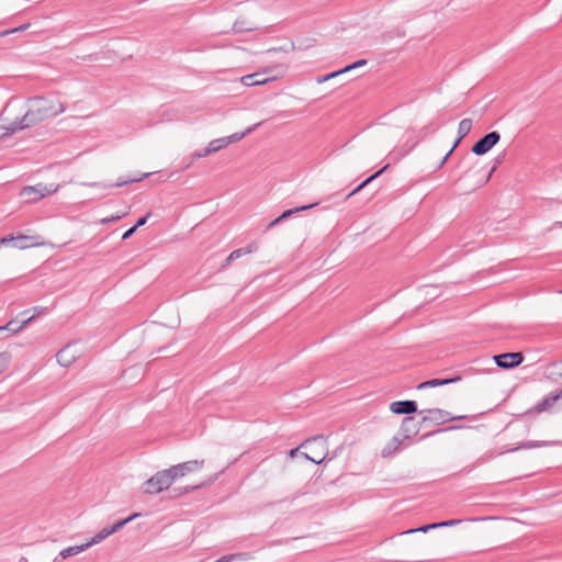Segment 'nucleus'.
I'll use <instances>...</instances> for the list:
<instances>
[{
    "mask_svg": "<svg viewBox=\"0 0 562 562\" xmlns=\"http://www.w3.org/2000/svg\"><path fill=\"white\" fill-rule=\"evenodd\" d=\"M66 110V106L56 99L33 97L27 100V111L21 119H16L3 126V135H12L34 126L47 119L54 117Z\"/></svg>",
    "mask_w": 562,
    "mask_h": 562,
    "instance_id": "f257e3e1",
    "label": "nucleus"
},
{
    "mask_svg": "<svg viewBox=\"0 0 562 562\" xmlns=\"http://www.w3.org/2000/svg\"><path fill=\"white\" fill-rule=\"evenodd\" d=\"M176 481L170 469L158 471L155 475L143 483L145 494L155 495L168 490Z\"/></svg>",
    "mask_w": 562,
    "mask_h": 562,
    "instance_id": "f03ea898",
    "label": "nucleus"
},
{
    "mask_svg": "<svg viewBox=\"0 0 562 562\" xmlns=\"http://www.w3.org/2000/svg\"><path fill=\"white\" fill-rule=\"evenodd\" d=\"M423 415L420 425L428 426L429 424L441 425L450 420H460L467 418L464 415L452 416L449 412L441 408L422 409L418 412Z\"/></svg>",
    "mask_w": 562,
    "mask_h": 562,
    "instance_id": "7ed1b4c3",
    "label": "nucleus"
},
{
    "mask_svg": "<svg viewBox=\"0 0 562 562\" xmlns=\"http://www.w3.org/2000/svg\"><path fill=\"white\" fill-rule=\"evenodd\" d=\"M59 189V186L57 184H44V183H37L32 187H25L22 190V195L27 199V201H37L42 198H45L47 195H50Z\"/></svg>",
    "mask_w": 562,
    "mask_h": 562,
    "instance_id": "20e7f679",
    "label": "nucleus"
},
{
    "mask_svg": "<svg viewBox=\"0 0 562 562\" xmlns=\"http://www.w3.org/2000/svg\"><path fill=\"white\" fill-rule=\"evenodd\" d=\"M499 139L501 134L498 132H490L472 146V153L476 156L485 155L499 142Z\"/></svg>",
    "mask_w": 562,
    "mask_h": 562,
    "instance_id": "39448f33",
    "label": "nucleus"
},
{
    "mask_svg": "<svg viewBox=\"0 0 562 562\" xmlns=\"http://www.w3.org/2000/svg\"><path fill=\"white\" fill-rule=\"evenodd\" d=\"M495 363L502 369H514L524 361L521 352H505L493 357Z\"/></svg>",
    "mask_w": 562,
    "mask_h": 562,
    "instance_id": "423d86ee",
    "label": "nucleus"
},
{
    "mask_svg": "<svg viewBox=\"0 0 562 562\" xmlns=\"http://www.w3.org/2000/svg\"><path fill=\"white\" fill-rule=\"evenodd\" d=\"M204 464V461L203 460H191V461H187V462H182V463H179V464H176V465H172L170 467V471L173 475V477L177 480V479H180L184 475H187L188 473H191V472H194L199 469H201Z\"/></svg>",
    "mask_w": 562,
    "mask_h": 562,
    "instance_id": "0eeeda50",
    "label": "nucleus"
},
{
    "mask_svg": "<svg viewBox=\"0 0 562 562\" xmlns=\"http://www.w3.org/2000/svg\"><path fill=\"white\" fill-rule=\"evenodd\" d=\"M424 425H420V422H415L413 416L404 417L401 424V434L403 439H408L414 435H417L420 428Z\"/></svg>",
    "mask_w": 562,
    "mask_h": 562,
    "instance_id": "6e6552de",
    "label": "nucleus"
},
{
    "mask_svg": "<svg viewBox=\"0 0 562 562\" xmlns=\"http://www.w3.org/2000/svg\"><path fill=\"white\" fill-rule=\"evenodd\" d=\"M274 77H269L268 71L265 70L262 72H255L250 75H246L241 77L240 81L246 87H256L265 85L271 80H273Z\"/></svg>",
    "mask_w": 562,
    "mask_h": 562,
    "instance_id": "1a4fd4ad",
    "label": "nucleus"
},
{
    "mask_svg": "<svg viewBox=\"0 0 562 562\" xmlns=\"http://www.w3.org/2000/svg\"><path fill=\"white\" fill-rule=\"evenodd\" d=\"M390 411L394 414H413L417 412V404L415 401L405 400V401H395L391 403Z\"/></svg>",
    "mask_w": 562,
    "mask_h": 562,
    "instance_id": "9d476101",
    "label": "nucleus"
},
{
    "mask_svg": "<svg viewBox=\"0 0 562 562\" xmlns=\"http://www.w3.org/2000/svg\"><path fill=\"white\" fill-rule=\"evenodd\" d=\"M78 355L77 352L72 349V346L71 345H66L65 347H63L57 353H56V359H57V362L61 366V367H69L70 364L74 363V361L77 359Z\"/></svg>",
    "mask_w": 562,
    "mask_h": 562,
    "instance_id": "9b49d317",
    "label": "nucleus"
},
{
    "mask_svg": "<svg viewBox=\"0 0 562 562\" xmlns=\"http://www.w3.org/2000/svg\"><path fill=\"white\" fill-rule=\"evenodd\" d=\"M149 173H144L143 176L140 177H137V178H131V179H125V180H120L115 183H101V182H85L82 183V186H88V187H94V188H101V189H112V188H120V187H123V186H126L128 183H133V182H137V181H140L143 178L147 177Z\"/></svg>",
    "mask_w": 562,
    "mask_h": 562,
    "instance_id": "f8f14e48",
    "label": "nucleus"
},
{
    "mask_svg": "<svg viewBox=\"0 0 562 562\" xmlns=\"http://www.w3.org/2000/svg\"><path fill=\"white\" fill-rule=\"evenodd\" d=\"M403 438L400 437V436H394L385 446L384 448L382 449L381 451V456L383 458H389V457H392L393 454H395L400 448H401V445L403 442Z\"/></svg>",
    "mask_w": 562,
    "mask_h": 562,
    "instance_id": "ddd939ff",
    "label": "nucleus"
},
{
    "mask_svg": "<svg viewBox=\"0 0 562 562\" xmlns=\"http://www.w3.org/2000/svg\"><path fill=\"white\" fill-rule=\"evenodd\" d=\"M460 380H461L460 375H456V376L449 378V379H432V380H428V381L420 383L417 386V389L422 390V389H426V387L443 386V385H448V384L458 382Z\"/></svg>",
    "mask_w": 562,
    "mask_h": 562,
    "instance_id": "4468645a",
    "label": "nucleus"
},
{
    "mask_svg": "<svg viewBox=\"0 0 562 562\" xmlns=\"http://www.w3.org/2000/svg\"><path fill=\"white\" fill-rule=\"evenodd\" d=\"M472 128V120L471 119H463L458 126V138L453 143V148H457V146L460 144V142L470 133Z\"/></svg>",
    "mask_w": 562,
    "mask_h": 562,
    "instance_id": "2eb2a0df",
    "label": "nucleus"
},
{
    "mask_svg": "<svg viewBox=\"0 0 562 562\" xmlns=\"http://www.w3.org/2000/svg\"><path fill=\"white\" fill-rule=\"evenodd\" d=\"M86 551V547L82 544L80 546H74V547H68L66 549H63L59 553H58V557H56L54 559V562H58V559H67V558H70V557H74V555H77L81 552Z\"/></svg>",
    "mask_w": 562,
    "mask_h": 562,
    "instance_id": "dca6fc26",
    "label": "nucleus"
},
{
    "mask_svg": "<svg viewBox=\"0 0 562 562\" xmlns=\"http://www.w3.org/2000/svg\"><path fill=\"white\" fill-rule=\"evenodd\" d=\"M14 246L20 249H25L31 246L38 245V243L34 241L35 237L33 236H25V235H19L16 237L13 236Z\"/></svg>",
    "mask_w": 562,
    "mask_h": 562,
    "instance_id": "f3484780",
    "label": "nucleus"
},
{
    "mask_svg": "<svg viewBox=\"0 0 562 562\" xmlns=\"http://www.w3.org/2000/svg\"><path fill=\"white\" fill-rule=\"evenodd\" d=\"M256 29L255 24L244 18L237 19L234 22L233 30L235 33L250 32Z\"/></svg>",
    "mask_w": 562,
    "mask_h": 562,
    "instance_id": "a211bd4d",
    "label": "nucleus"
},
{
    "mask_svg": "<svg viewBox=\"0 0 562 562\" xmlns=\"http://www.w3.org/2000/svg\"><path fill=\"white\" fill-rule=\"evenodd\" d=\"M389 167V165H385L383 168L378 170L375 173L367 178L363 182H361L358 187H356L349 194H347L346 200L358 193L360 190H362L366 186H368L371 181L376 179L384 170Z\"/></svg>",
    "mask_w": 562,
    "mask_h": 562,
    "instance_id": "6ab92c4d",
    "label": "nucleus"
},
{
    "mask_svg": "<svg viewBox=\"0 0 562 562\" xmlns=\"http://www.w3.org/2000/svg\"><path fill=\"white\" fill-rule=\"evenodd\" d=\"M260 125V123H257L250 127H248L245 132H241V133H234L229 136H225V140H226V145H231L233 143H236V142H239L240 139H243L245 136H247L248 134H250L251 132H254L258 126Z\"/></svg>",
    "mask_w": 562,
    "mask_h": 562,
    "instance_id": "aec40b11",
    "label": "nucleus"
},
{
    "mask_svg": "<svg viewBox=\"0 0 562 562\" xmlns=\"http://www.w3.org/2000/svg\"><path fill=\"white\" fill-rule=\"evenodd\" d=\"M252 557L249 552H238V553L225 554V555L221 557L217 561L218 562H231V561H235V560L248 561Z\"/></svg>",
    "mask_w": 562,
    "mask_h": 562,
    "instance_id": "412c9836",
    "label": "nucleus"
},
{
    "mask_svg": "<svg viewBox=\"0 0 562 562\" xmlns=\"http://www.w3.org/2000/svg\"><path fill=\"white\" fill-rule=\"evenodd\" d=\"M109 536H111V535L108 531V529L103 528L102 530L97 532L88 542L83 543V546L86 547V550H88L90 547L100 543L101 541H103Z\"/></svg>",
    "mask_w": 562,
    "mask_h": 562,
    "instance_id": "4be33fe9",
    "label": "nucleus"
},
{
    "mask_svg": "<svg viewBox=\"0 0 562 562\" xmlns=\"http://www.w3.org/2000/svg\"><path fill=\"white\" fill-rule=\"evenodd\" d=\"M109 536H111V535L108 531V529L103 528L102 530L97 532L88 542L83 543V546L86 547V550H88L90 547L100 543L101 541H103Z\"/></svg>",
    "mask_w": 562,
    "mask_h": 562,
    "instance_id": "5701e85b",
    "label": "nucleus"
},
{
    "mask_svg": "<svg viewBox=\"0 0 562 562\" xmlns=\"http://www.w3.org/2000/svg\"><path fill=\"white\" fill-rule=\"evenodd\" d=\"M140 516V513H134L132 514L131 516H128L127 518L125 519H122L120 521H117L116 524H114L113 526L111 527H108V531L110 532V535H113L114 532L119 531L120 529H122L125 525H127L128 522H131L132 520H134L135 518L139 517Z\"/></svg>",
    "mask_w": 562,
    "mask_h": 562,
    "instance_id": "b1692460",
    "label": "nucleus"
},
{
    "mask_svg": "<svg viewBox=\"0 0 562 562\" xmlns=\"http://www.w3.org/2000/svg\"><path fill=\"white\" fill-rule=\"evenodd\" d=\"M549 446L548 441H527L518 445L517 447L510 448L508 452L518 451L520 449H532V448H541Z\"/></svg>",
    "mask_w": 562,
    "mask_h": 562,
    "instance_id": "393cba45",
    "label": "nucleus"
},
{
    "mask_svg": "<svg viewBox=\"0 0 562 562\" xmlns=\"http://www.w3.org/2000/svg\"><path fill=\"white\" fill-rule=\"evenodd\" d=\"M314 445H318L322 447V450L324 451L326 449L325 447V438L324 436H315V437H312V438H308L306 439L302 445L301 447H304V448H307V449H311L312 446Z\"/></svg>",
    "mask_w": 562,
    "mask_h": 562,
    "instance_id": "a878e982",
    "label": "nucleus"
},
{
    "mask_svg": "<svg viewBox=\"0 0 562 562\" xmlns=\"http://www.w3.org/2000/svg\"><path fill=\"white\" fill-rule=\"evenodd\" d=\"M207 147H209V151H212V154L227 147L225 137H221V138L211 140L207 144Z\"/></svg>",
    "mask_w": 562,
    "mask_h": 562,
    "instance_id": "bb28decb",
    "label": "nucleus"
},
{
    "mask_svg": "<svg viewBox=\"0 0 562 562\" xmlns=\"http://www.w3.org/2000/svg\"><path fill=\"white\" fill-rule=\"evenodd\" d=\"M315 205H317V204H316V203H313V204H310V205H303V206H299V207H294V209L286 210V211H284V212L279 216V220H286V218H289L292 214L297 213V212H301V211L310 210V209L314 207Z\"/></svg>",
    "mask_w": 562,
    "mask_h": 562,
    "instance_id": "cd10ccee",
    "label": "nucleus"
},
{
    "mask_svg": "<svg viewBox=\"0 0 562 562\" xmlns=\"http://www.w3.org/2000/svg\"><path fill=\"white\" fill-rule=\"evenodd\" d=\"M251 252V249L250 248H239V249H235L233 250L229 256L226 258V263L225 266L229 265L232 261L240 258L241 256L246 255V254H250Z\"/></svg>",
    "mask_w": 562,
    "mask_h": 562,
    "instance_id": "c85d7f7f",
    "label": "nucleus"
},
{
    "mask_svg": "<svg viewBox=\"0 0 562 562\" xmlns=\"http://www.w3.org/2000/svg\"><path fill=\"white\" fill-rule=\"evenodd\" d=\"M559 400V395L544 397L540 403L537 404V411L542 412L551 407Z\"/></svg>",
    "mask_w": 562,
    "mask_h": 562,
    "instance_id": "c756f323",
    "label": "nucleus"
},
{
    "mask_svg": "<svg viewBox=\"0 0 562 562\" xmlns=\"http://www.w3.org/2000/svg\"><path fill=\"white\" fill-rule=\"evenodd\" d=\"M439 528V525L438 522H432V524H429V525H425V526H422V527H418V528H413V529H408L406 531H403L401 535H408V533H414V532H427L431 529H437Z\"/></svg>",
    "mask_w": 562,
    "mask_h": 562,
    "instance_id": "7c9ffc66",
    "label": "nucleus"
},
{
    "mask_svg": "<svg viewBox=\"0 0 562 562\" xmlns=\"http://www.w3.org/2000/svg\"><path fill=\"white\" fill-rule=\"evenodd\" d=\"M11 355L8 351L0 352V374L8 368Z\"/></svg>",
    "mask_w": 562,
    "mask_h": 562,
    "instance_id": "2f4dec72",
    "label": "nucleus"
},
{
    "mask_svg": "<svg viewBox=\"0 0 562 562\" xmlns=\"http://www.w3.org/2000/svg\"><path fill=\"white\" fill-rule=\"evenodd\" d=\"M326 453H327V452H325V453H324V452L322 451L321 453L313 452V456H310V454H307V453H303V454H304V457H305L307 460H310V461H312V462H314V463H316V464H319V463H322V462L324 461V459H325V457H326Z\"/></svg>",
    "mask_w": 562,
    "mask_h": 562,
    "instance_id": "473e14b6",
    "label": "nucleus"
},
{
    "mask_svg": "<svg viewBox=\"0 0 562 562\" xmlns=\"http://www.w3.org/2000/svg\"><path fill=\"white\" fill-rule=\"evenodd\" d=\"M30 26V23H25V24H22L18 27H13V29H10V30H5V31H2L0 32V37H4L9 34H13V33H18V32H23L25 30H27Z\"/></svg>",
    "mask_w": 562,
    "mask_h": 562,
    "instance_id": "72a5a7b5",
    "label": "nucleus"
},
{
    "mask_svg": "<svg viewBox=\"0 0 562 562\" xmlns=\"http://www.w3.org/2000/svg\"><path fill=\"white\" fill-rule=\"evenodd\" d=\"M211 154L212 151H209V147L206 146L204 149L191 154V162H193L196 159L204 158Z\"/></svg>",
    "mask_w": 562,
    "mask_h": 562,
    "instance_id": "f704fd0d",
    "label": "nucleus"
},
{
    "mask_svg": "<svg viewBox=\"0 0 562 562\" xmlns=\"http://www.w3.org/2000/svg\"><path fill=\"white\" fill-rule=\"evenodd\" d=\"M367 63H368L367 59H359V60H357V61H355V63L344 67L342 71L348 72V71H350L352 69H356V68H359V67H362V66L367 65Z\"/></svg>",
    "mask_w": 562,
    "mask_h": 562,
    "instance_id": "c9c22d12",
    "label": "nucleus"
},
{
    "mask_svg": "<svg viewBox=\"0 0 562 562\" xmlns=\"http://www.w3.org/2000/svg\"><path fill=\"white\" fill-rule=\"evenodd\" d=\"M341 74H345V71H342V68H341V69H339V70H337V71H333V72H330V74H328V75H325V76H323V77H318V78H317V82H318V83L325 82V81H327V80H329V79H333V78H335V77H337V76H339V75H341Z\"/></svg>",
    "mask_w": 562,
    "mask_h": 562,
    "instance_id": "e433bc0d",
    "label": "nucleus"
},
{
    "mask_svg": "<svg viewBox=\"0 0 562 562\" xmlns=\"http://www.w3.org/2000/svg\"><path fill=\"white\" fill-rule=\"evenodd\" d=\"M36 318V315H31L30 317H27L26 319H24L18 327L16 329H13V333H20L21 330H23L29 324H31L32 322H34Z\"/></svg>",
    "mask_w": 562,
    "mask_h": 562,
    "instance_id": "4c0bfd02",
    "label": "nucleus"
},
{
    "mask_svg": "<svg viewBox=\"0 0 562 562\" xmlns=\"http://www.w3.org/2000/svg\"><path fill=\"white\" fill-rule=\"evenodd\" d=\"M505 155H498L496 158H495V162H494V166L492 167L491 171L488 172L487 177H486V181L490 180L492 173L497 169V167L502 164L503 159H504Z\"/></svg>",
    "mask_w": 562,
    "mask_h": 562,
    "instance_id": "58836bf2",
    "label": "nucleus"
},
{
    "mask_svg": "<svg viewBox=\"0 0 562 562\" xmlns=\"http://www.w3.org/2000/svg\"><path fill=\"white\" fill-rule=\"evenodd\" d=\"M19 325H16L15 321L12 319L10 321L9 323H7L4 326H0V331H9L11 334H14L13 333V329H16Z\"/></svg>",
    "mask_w": 562,
    "mask_h": 562,
    "instance_id": "ea45409f",
    "label": "nucleus"
},
{
    "mask_svg": "<svg viewBox=\"0 0 562 562\" xmlns=\"http://www.w3.org/2000/svg\"><path fill=\"white\" fill-rule=\"evenodd\" d=\"M461 520L460 519H451V520H445V521H440L438 522L439 525V528L441 527H452V526H457L458 524H460Z\"/></svg>",
    "mask_w": 562,
    "mask_h": 562,
    "instance_id": "a19ab883",
    "label": "nucleus"
},
{
    "mask_svg": "<svg viewBox=\"0 0 562 562\" xmlns=\"http://www.w3.org/2000/svg\"><path fill=\"white\" fill-rule=\"evenodd\" d=\"M552 368L555 370L554 374L558 376V378H561L562 379V359L558 362H554L552 364Z\"/></svg>",
    "mask_w": 562,
    "mask_h": 562,
    "instance_id": "79ce46f5",
    "label": "nucleus"
},
{
    "mask_svg": "<svg viewBox=\"0 0 562 562\" xmlns=\"http://www.w3.org/2000/svg\"><path fill=\"white\" fill-rule=\"evenodd\" d=\"M32 311H33L32 315H36V317H37V316L46 313L47 312V307H45V306H34L32 308Z\"/></svg>",
    "mask_w": 562,
    "mask_h": 562,
    "instance_id": "37998d69",
    "label": "nucleus"
},
{
    "mask_svg": "<svg viewBox=\"0 0 562 562\" xmlns=\"http://www.w3.org/2000/svg\"><path fill=\"white\" fill-rule=\"evenodd\" d=\"M150 213H147L145 216L137 220L136 224L134 225L136 228L143 226L146 224L147 220L149 218Z\"/></svg>",
    "mask_w": 562,
    "mask_h": 562,
    "instance_id": "c03bdc74",
    "label": "nucleus"
},
{
    "mask_svg": "<svg viewBox=\"0 0 562 562\" xmlns=\"http://www.w3.org/2000/svg\"><path fill=\"white\" fill-rule=\"evenodd\" d=\"M456 148H453V146L450 148V150L445 155V157L441 159V161L439 162L438 165V169H440L445 164L446 161L448 160V158L451 156V154L453 153Z\"/></svg>",
    "mask_w": 562,
    "mask_h": 562,
    "instance_id": "a18cd8bd",
    "label": "nucleus"
},
{
    "mask_svg": "<svg viewBox=\"0 0 562 562\" xmlns=\"http://www.w3.org/2000/svg\"><path fill=\"white\" fill-rule=\"evenodd\" d=\"M136 227L135 226H132L131 228H128L122 236V239H128L135 232H136Z\"/></svg>",
    "mask_w": 562,
    "mask_h": 562,
    "instance_id": "49530a36",
    "label": "nucleus"
},
{
    "mask_svg": "<svg viewBox=\"0 0 562 562\" xmlns=\"http://www.w3.org/2000/svg\"><path fill=\"white\" fill-rule=\"evenodd\" d=\"M121 217H122L121 215H112L110 217L103 218L101 222L103 224L111 223V222H115V221L120 220Z\"/></svg>",
    "mask_w": 562,
    "mask_h": 562,
    "instance_id": "de8ad7c7",
    "label": "nucleus"
},
{
    "mask_svg": "<svg viewBox=\"0 0 562 562\" xmlns=\"http://www.w3.org/2000/svg\"><path fill=\"white\" fill-rule=\"evenodd\" d=\"M13 239V235L4 236L3 238L0 239V245H7L11 243Z\"/></svg>",
    "mask_w": 562,
    "mask_h": 562,
    "instance_id": "09e8293b",
    "label": "nucleus"
},
{
    "mask_svg": "<svg viewBox=\"0 0 562 562\" xmlns=\"http://www.w3.org/2000/svg\"><path fill=\"white\" fill-rule=\"evenodd\" d=\"M281 221H282V220H279V216H278L276 220H273L272 222H270V224L268 225V227H272V226H274V225H278Z\"/></svg>",
    "mask_w": 562,
    "mask_h": 562,
    "instance_id": "8fccbe9b",
    "label": "nucleus"
},
{
    "mask_svg": "<svg viewBox=\"0 0 562 562\" xmlns=\"http://www.w3.org/2000/svg\"><path fill=\"white\" fill-rule=\"evenodd\" d=\"M281 221H282V220H279V216H278L276 220H273L272 222H270V224L268 225V227H272V226H274V225H278Z\"/></svg>",
    "mask_w": 562,
    "mask_h": 562,
    "instance_id": "3c124183",
    "label": "nucleus"
},
{
    "mask_svg": "<svg viewBox=\"0 0 562 562\" xmlns=\"http://www.w3.org/2000/svg\"><path fill=\"white\" fill-rule=\"evenodd\" d=\"M297 451H299V448L291 449L289 452L290 457H294Z\"/></svg>",
    "mask_w": 562,
    "mask_h": 562,
    "instance_id": "603ef678",
    "label": "nucleus"
},
{
    "mask_svg": "<svg viewBox=\"0 0 562 562\" xmlns=\"http://www.w3.org/2000/svg\"><path fill=\"white\" fill-rule=\"evenodd\" d=\"M460 428H462V426H451V427L446 428L445 430H452V429H460Z\"/></svg>",
    "mask_w": 562,
    "mask_h": 562,
    "instance_id": "864d4df0",
    "label": "nucleus"
},
{
    "mask_svg": "<svg viewBox=\"0 0 562 562\" xmlns=\"http://www.w3.org/2000/svg\"><path fill=\"white\" fill-rule=\"evenodd\" d=\"M193 488H194V487H192V488H188V487H186V488L183 490V493H188L190 490H193Z\"/></svg>",
    "mask_w": 562,
    "mask_h": 562,
    "instance_id": "5fc2aeb1",
    "label": "nucleus"
},
{
    "mask_svg": "<svg viewBox=\"0 0 562 562\" xmlns=\"http://www.w3.org/2000/svg\"><path fill=\"white\" fill-rule=\"evenodd\" d=\"M558 395H559V397L562 396V390L560 391V393Z\"/></svg>",
    "mask_w": 562,
    "mask_h": 562,
    "instance_id": "6e6d98bb",
    "label": "nucleus"
}]
</instances>
